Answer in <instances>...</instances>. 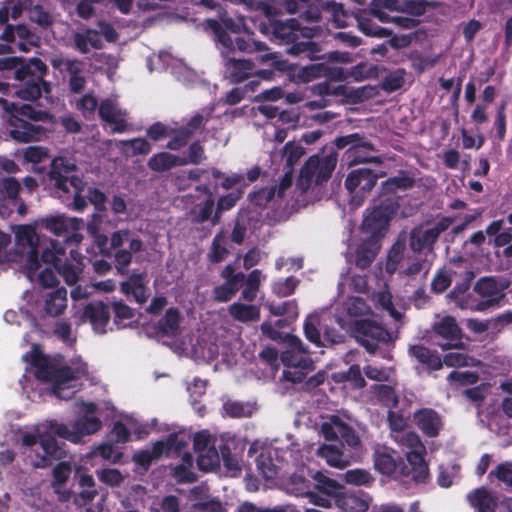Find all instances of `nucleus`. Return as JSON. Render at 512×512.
<instances>
[{"mask_svg": "<svg viewBox=\"0 0 512 512\" xmlns=\"http://www.w3.org/2000/svg\"><path fill=\"white\" fill-rule=\"evenodd\" d=\"M0 71L13 73L14 79L20 82L15 93L23 100H37L43 92H51V84L45 80L48 66L40 58L2 57Z\"/></svg>", "mask_w": 512, "mask_h": 512, "instance_id": "nucleus-1", "label": "nucleus"}, {"mask_svg": "<svg viewBox=\"0 0 512 512\" xmlns=\"http://www.w3.org/2000/svg\"><path fill=\"white\" fill-rule=\"evenodd\" d=\"M77 165L63 156L54 157L48 171V178L53 184L54 192L72 210L82 212L87 207V199L82 195L86 183L82 177L74 175Z\"/></svg>", "mask_w": 512, "mask_h": 512, "instance_id": "nucleus-2", "label": "nucleus"}, {"mask_svg": "<svg viewBox=\"0 0 512 512\" xmlns=\"http://www.w3.org/2000/svg\"><path fill=\"white\" fill-rule=\"evenodd\" d=\"M35 369L34 375L38 380L53 383V393L60 399H70L74 391H68L67 384L79 378V371L70 366H57L50 358L44 355L37 347L22 357Z\"/></svg>", "mask_w": 512, "mask_h": 512, "instance_id": "nucleus-3", "label": "nucleus"}, {"mask_svg": "<svg viewBox=\"0 0 512 512\" xmlns=\"http://www.w3.org/2000/svg\"><path fill=\"white\" fill-rule=\"evenodd\" d=\"M41 260L50 264L67 285H75L84 271L83 256L71 250L67 256L65 247L57 240H49L41 253Z\"/></svg>", "mask_w": 512, "mask_h": 512, "instance_id": "nucleus-4", "label": "nucleus"}, {"mask_svg": "<svg viewBox=\"0 0 512 512\" xmlns=\"http://www.w3.org/2000/svg\"><path fill=\"white\" fill-rule=\"evenodd\" d=\"M398 209L397 199L379 196L377 200H374L373 208L364 217L362 231L369 234L368 237H377L382 241L389 223Z\"/></svg>", "mask_w": 512, "mask_h": 512, "instance_id": "nucleus-5", "label": "nucleus"}, {"mask_svg": "<svg viewBox=\"0 0 512 512\" xmlns=\"http://www.w3.org/2000/svg\"><path fill=\"white\" fill-rule=\"evenodd\" d=\"M459 216H441L434 223L414 227L409 234V247L417 254L433 252L440 235L448 230Z\"/></svg>", "mask_w": 512, "mask_h": 512, "instance_id": "nucleus-6", "label": "nucleus"}, {"mask_svg": "<svg viewBox=\"0 0 512 512\" xmlns=\"http://www.w3.org/2000/svg\"><path fill=\"white\" fill-rule=\"evenodd\" d=\"M336 164L337 159L332 155L310 156L300 169L296 182L297 188L304 193L308 191L313 182L317 185L327 182L331 178Z\"/></svg>", "mask_w": 512, "mask_h": 512, "instance_id": "nucleus-7", "label": "nucleus"}, {"mask_svg": "<svg viewBox=\"0 0 512 512\" xmlns=\"http://www.w3.org/2000/svg\"><path fill=\"white\" fill-rule=\"evenodd\" d=\"M48 245L40 242L35 228L30 225L19 226L15 232V251L21 256H26V267L30 273H35L41 267V252Z\"/></svg>", "mask_w": 512, "mask_h": 512, "instance_id": "nucleus-8", "label": "nucleus"}, {"mask_svg": "<svg viewBox=\"0 0 512 512\" xmlns=\"http://www.w3.org/2000/svg\"><path fill=\"white\" fill-rule=\"evenodd\" d=\"M286 9L307 22H318L323 10L331 12L333 20L339 22L340 16H345L343 5L335 1L323 0H286Z\"/></svg>", "mask_w": 512, "mask_h": 512, "instance_id": "nucleus-9", "label": "nucleus"}, {"mask_svg": "<svg viewBox=\"0 0 512 512\" xmlns=\"http://www.w3.org/2000/svg\"><path fill=\"white\" fill-rule=\"evenodd\" d=\"M355 338L370 354H374L380 343H389L392 340L390 332L381 324L362 319L355 323Z\"/></svg>", "mask_w": 512, "mask_h": 512, "instance_id": "nucleus-10", "label": "nucleus"}, {"mask_svg": "<svg viewBox=\"0 0 512 512\" xmlns=\"http://www.w3.org/2000/svg\"><path fill=\"white\" fill-rule=\"evenodd\" d=\"M334 145L338 149H344L348 147L346 152L347 158L350 160V165H356L360 163L377 162L380 160L376 156H367L364 153L367 151H374V145L365 137L359 133H352L337 137L334 140Z\"/></svg>", "mask_w": 512, "mask_h": 512, "instance_id": "nucleus-11", "label": "nucleus"}, {"mask_svg": "<svg viewBox=\"0 0 512 512\" xmlns=\"http://www.w3.org/2000/svg\"><path fill=\"white\" fill-rule=\"evenodd\" d=\"M510 281L507 279L497 280L494 277H482L474 286V291L483 298L476 305L478 311H485L491 307L499 306L505 298V290L508 289Z\"/></svg>", "mask_w": 512, "mask_h": 512, "instance_id": "nucleus-12", "label": "nucleus"}, {"mask_svg": "<svg viewBox=\"0 0 512 512\" xmlns=\"http://www.w3.org/2000/svg\"><path fill=\"white\" fill-rule=\"evenodd\" d=\"M84 222L78 218H68L63 215L46 217L43 220L45 229L58 237H63L66 244H79L83 235L79 232Z\"/></svg>", "mask_w": 512, "mask_h": 512, "instance_id": "nucleus-13", "label": "nucleus"}, {"mask_svg": "<svg viewBox=\"0 0 512 512\" xmlns=\"http://www.w3.org/2000/svg\"><path fill=\"white\" fill-rule=\"evenodd\" d=\"M378 175L370 168L353 169L345 179V187L352 194L353 202L360 205L366 194L376 185Z\"/></svg>", "mask_w": 512, "mask_h": 512, "instance_id": "nucleus-14", "label": "nucleus"}, {"mask_svg": "<svg viewBox=\"0 0 512 512\" xmlns=\"http://www.w3.org/2000/svg\"><path fill=\"white\" fill-rule=\"evenodd\" d=\"M81 321L91 324L96 334L104 335L107 333V325L110 322L109 305L101 300L88 302L82 310Z\"/></svg>", "mask_w": 512, "mask_h": 512, "instance_id": "nucleus-15", "label": "nucleus"}, {"mask_svg": "<svg viewBox=\"0 0 512 512\" xmlns=\"http://www.w3.org/2000/svg\"><path fill=\"white\" fill-rule=\"evenodd\" d=\"M433 330L437 336L446 340L445 343H437L443 351L464 347L462 342V329L452 316L443 317L439 322L434 324Z\"/></svg>", "mask_w": 512, "mask_h": 512, "instance_id": "nucleus-16", "label": "nucleus"}, {"mask_svg": "<svg viewBox=\"0 0 512 512\" xmlns=\"http://www.w3.org/2000/svg\"><path fill=\"white\" fill-rule=\"evenodd\" d=\"M270 29L275 39L287 45L295 40L297 34H301L302 37H310V32L313 30L308 27L301 28L298 20L292 18L286 20H271Z\"/></svg>", "mask_w": 512, "mask_h": 512, "instance_id": "nucleus-17", "label": "nucleus"}, {"mask_svg": "<svg viewBox=\"0 0 512 512\" xmlns=\"http://www.w3.org/2000/svg\"><path fill=\"white\" fill-rule=\"evenodd\" d=\"M466 500L475 512H497L500 498L496 492L479 487L466 495Z\"/></svg>", "mask_w": 512, "mask_h": 512, "instance_id": "nucleus-18", "label": "nucleus"}, {"mask_svg": "<svg viewBox=\"0 0 512 512\" xmlns=\"http://www.w3.org/2000/svg\"><path fill=\"white\" fill-rule=\"evenodd\" d=\"M371 497L361 491H346L344 488L335 500L336 506L341 512H366L369 508Z\"/></svg>", "mask_w": 512, "mask_h": 512, "instance_id": "nucleus-19", "label": "nucleus"}, {"mask_svg": "<svg viewBox=\"0 0 512 512\" xmlns=\"http://www.w3.org/2000/svg\"><path fill=\"white\" fill-rule=\"evenodd\" d=\"M413 420L422 433L430 438L437 437L442 428L440 415L431 408H422L414 412Z\"/></svg>", "mask_w": 512, "mask_h": 512, "instance_id": "nucleus-20", "label": "nucleus"}, {"mask_svg": "<svg viewBox=\"0 0 512 512\" xmlns=\"http://www.w3.org/2000/svg\"><path fill=\"white\" fill-rule=\"evenodd\" d=\"M145 278V273L133 271L125 281L121 282L120 291L127 297L132 296L138 304H144L149 298Z\"/></svg>", "mask_w": 512, "mask_h": 512, "instance_id": "nucleus-21", "label": "nucleus"}, {"mask_svg": "<svg viewBox=\"0 0 512 512\" xmlns=\"http://www.w3.org/2000/svg\"><path fill=\"white\" fill-rule=\"evenodd\" d=\"M408 355L421 364L428 372L442 369L441 356L438 351L426 347L424 344L410 345Z\"/></svg>", "mask_w": 512, "mask_h": 512, "instance_id": "nucleus-22", "label": "nucleus"}, {"mask_svg": "<svg viewBox=\"0 0 512 512\" xmlns=\"http://www.w3.org/2000/svg\"><path fill=\"white\" fill-rule=\"evenodd\" d=\"M85 408V415L79 417L72 425L75 433H77V441L83 436L98 432L102 427L101 420L94 416L97 410L96 404L92 402L86 403Z\"/></svg>", "mask_w": 512, "mask_h": 512, "instance_id": "nucleus-23", "label": "nucleus"}, {"mask_svg": "<svg viewBox=\"0 0 512 512\" xmlns=\"http://www.w3.org/2000/svg\"><path fill=\"white\" fill-rule=\"evenodd\" d=\"M381 249V240L367 237L355 250V266L361 270L369 268Z\"/></svg>", "mask_w": 512, "mask_h": 512, "instance_id": "nucleus-24", "label": "nucleus"}, {"mask_svg": "<svg viewBox=\"0 0 512 512\" xmlns=\"http://www.w3.org/2000/svg\"><path fill=\"white\" fill-rule=\"evenodd\" d=\"M313 30L310 32V37H304V40H300L301 34H297L294 41H291L289 47L287 48V53L294 56H305L310 60H318L323 59L324 57L321 53V46L319 43L314 42L311 38L314 36V30L317 28H312Z\"/></svg>", "mask_w": 512, "mask_h": 512, "instance_id": "nucleus-25", "label": "nucleus"}, {"mask_svg": "<svg viewBox=\"0 0 512 512\" xmlns=\"http://www.w3.org/2000/svg\"><path fill=\"white\" fill-rule=\"evenodd\" d=\"M415 178L406 170H399L397 175L388 178L381 183L380 197H393L398 190L406 191L413 188Z\"/></svg>", "mask_w": 512, "mask_h": 512, "instance_id": "nucleus-26", "label": "nucleus"}, {"mask_svg": "<svg viewBox=\"0 0 512 512\" xmlns=\"http://www.w3.org/2000/svg\"><path fill=\"white\" fill-rule=\"evenodd\" d=\"M313 484L310 479L305 477L302 473H294L290 476L288 481L289 489L292 493L297 496H308L310 498L316 497L315 504L320 506H329L330 502L328 499L318 497L313 491Z\"/></svg>", "mask_w": 512, "mask_h": 512, "instance_id": "nucleus-27", "label": "nucleus"}, {"mask_svg": "<svg viewBox=\"0 0 512 512\" xmlns=\"http://www.w3.org/2000/svg\"><path fill=\"white\" fill-rule=\"evenodd\" d=\"M39 442L44 451V456L37 463V467H48L52 465L54 460H61L66 456V452L59 446L57 440L50 433H42L39 435Z\"/></svg>", "mask_w": 512, "mask_h": 512, "instance_id": "nucleus-28", "label": "nucleus"}, {"mask_svg": "<svg viewBox=\"0 0 512 512\" xmlns=\"http://www.w3.org/2000/svg\"><path fill=\"white\" fill-rule=\"evenodd\" d=\"M259 61L261 63H268L270 65V68L268 69H260L258 71H254L256 76L264 80H272L277 74L284 72H287L288 75L289 68H291V64L287 60L281 59L275 53H265L260 55Z\"/></svg>", "mask_w": 512, "mask_h": 512, "instance_id": "nucleus-29", "label": "nucleus"}, {"mask_svg": "<svg viewBox=\"0 0 512 512\" xmlns=\"http://www.w3.org/2000/svg\"><path fill=\"white\" fill-rule=\"evenodd\" d=\"M254 67L255 64L251 60L225 56V68L233 83H241L254 75Z\"/></svg>", "mask_w": 512, "mask_h": 512, "instance_id": "nucleus-30", "label": "nucleus"}, {"mask_svg": "<svg viewBox=\"0 0 512 512\" xmlns=\"http://www.w3.org/2000/svg\"><path fill=\"white\" fill-rule=\"evenodd\" d=\"M327 67L323 63H316L297 68L291 64L288 76L296 83H309L315 79L325 76Z\"/></svg>", "mask_w": 512, "mask_h": 512, "instance_id": "nucleus-31", "label": "nucleus"}, {"mask_svg": "<svg viewBox=\"0 0 512 512\" xmlns=\"http://www.w3.org/2000/svg\"><path fill=\"white\" fill-rule=\"evenodd\" d=\"M142 249V240L133 238L129 241V249H118L114 253L115 268L120 275L128 274V267L132 262L133 254L140 252Z\"/></svg>", "mask_w": 512, "mask_h": 512, "instance_id": "nucleus-32", "label": "nucleus"}, {"mask_svg": "<svg viewBox=\"0 0 512 512\" xmlns=\"http://www.w3.org/2000/svg\"><path fill=\"white\" fill-rule=\"evenodd\" d=\"M356 20L359 30L366 36L386 38L392 34L390 29L379 26L369 11L359 13Z\"/></svg>", "mask_w": 512, "mask_h": 512, "instance_id": "nucleus-33", "label": "nucleus"}, {"mask_svg": "<svg viewBox=\"0 0 512 512\" xmlns=\"http://www.w3.org/2000/svg\"><path fill=\"white\" fill-rule=\"evenodd\" d=\"M410 465V471L407 473L416 483H425L429 478L428 464L421 451L411 450L406 454Z\"/></svg>", "mask_w": 512, "mask_h": 512, "instance_id": "nucleus-34", "label": "nucleus"}, {"mask_svg": "<svg viewBox=\"0 0 512 512\" xmlns=\"http://www.w3.org/2000/svg\"><path fill=\"white\" fill-rule=\"evenodd\" d=\"M181 314L178 308H168L157 322V331L163 336L175 337L180 333Z\"/></svg>", "mask_w": 512, "mask_h": 512, "instance_id": "nucleus-35", "label": "nucleus"}, {"mask_svg": "<svg viewBox=\"0 0 512 512\" xmlns=\"http://www.w3.org/2000/svg\"><path fill=\"white\" fill-rule=\"evenodd\" d=\"M12 129L10 130V137L19 143H29L37 139L39 128L29 121L12 120L10 119Z\"/></svg>", "mask_w": 512, "mask_h": 512, "instance_id": "nucleus-36", "label": "nucleus"}, {"mask_svg": "<svg viewBox=\"0 0 512 512\" xmlns=\"http://www.w3.org/2000/svg\"><path fill=\"white\" fill-rule=\"evenodd\" d=\"M309 477L314 481L313 489L333 498L334 501L344 489V486L340 485L336 480L327 477L320 471H316L314 473L309 471Z\"/></svg>", "mask_w": 512, "mask_h": 512, "instance_id": "nucleus-37", "label": "nucleus"}, {"mask_svg": "<svg viewBox=\"0 0 512 512\" xmlns=\"http://www.w3.org/2000/svg\"><path fill=\"white\" fill-rule=\"evenodd\" d=\"M147 165L150 170L163 173L177 166H185V161L181 160V156L169 152H159L150 157Z\"/></svg>", "mask_w": 512, "mask_h": 512, "instance_id": "nucleus-38", "label": "nucleus"}, {"mask_svg": "<svg viewBox=\"0 0 512 512\" xmlns=\"http://www.w3.org/2000/svg\"><path fill=\"white\" fill-rule=\"evenodd\" d=\"M67 308V290L64 287L57 288L45 296L44 310L47 315L57 317Z\"/></svg>", "mask_w": 512, "mask_h": 512, "instance_id": "nucleus-39", "label": "nucleus"}, {"mask_svg": "<svg viewBox=\"0 0 512 512\" xmlns=\"http://www.w3.org/2000/svg\"><path fill=\"white\" fill-rule=\"evenodd\" d=\"M343 443L339 445L323 444L317 449V456L326 460L327 464L335 468H344L348 465V460L343 453Z\"/></svg>", "mask_w": 512, "mask_h": 512, "instance_id": "nucleus-40", "label": "nucleus"}, {"mask_svg": "<svg viewBox=\"0 0 512 512\" xmlns=\"http://www.w3.org/2000/svg\"><path fill=\"white\" fill-rule=\"evenodd\" d=\"M7 111L10 113V119L12 120L40 121L46 115L44 111L37 110L31 104L11 103L7 107Z\"/></svg>", "mask_w": 512, "mask_h": 512, "instance_id": "nucleus-41", "label": "nucleus"}, {"mask_svg": "<svg viewBox=\"0 0 512 512\" xmlns=\"http://www.w3.org/2000/svg\"><path fill=\"white\" fill-rule=\"evenodd\" d=\"M228 312L234 320L243 323L257 321L260 318V309L252 304L235 302L229 306Z\"/></svg>", "mask_w": 512, "mask_h": 512, "instance_id": "nucleus-42", "label": "nucleus"}, {"mask_svg": "<svg viewBox=\"0 0 512 512\" xmlns=\"http://www.w3.org/2000/svg\"><path fill=\"white\" fill-rule=\"evenodd\" d=\"M281 361L285 367L290 369L314 370L313 360L306 354L294 353L293 351H284L281 354Z\"/></svg>", "mask_w": 512, "mask_h": 512, "instance_id": "nucleus-43", "label": "nucleus"}, {"mask_svg": "<svg viewBox=\"0 0 512 512\" xmlns=\"http://www.w3.org/2000/svg\"><path fill=\"white\" fill-rule=\"evenodd\" d=\"M243 190L241 188H237L235 191H232L226 195L221 196L216 204V211L212 218L213 224H217L220 220V214L225 211L231 210L237 202L242 198Z\"/></svg>", "mask_w": 512, "mask_h": 512, "instance_id": "nucleus-44", "label": "nucleus"}, {"mask_svg": "<svg viewBox=\"0 0 512 512\" xmlns=\"http://www.w3.org/2000/svg\"><path fill=\"white\" fill-rule=\"evenodd\" d=\"M205 27L213 32L218 43H220L227 52L234 51V42L228 32L222 27L220 22L215 19H207L204 22Z\"/></svg>", "mask_w": 512, "mask_h": 512, "instance_id": "nucleus-45", "label": "nucleus"}, {"mask_svg": "<svg viewBox=\"0 0 512 512\" xmlns=\"http://www.w3.org/2000/svg\"><path fill=\"white\" fill-rule=\"evenodd\" d=\"M228 254L229 251L226 248V238L223 232L220 231L212 240L210 251L207 255L208 260L213 264H218L222 262Z\"/></svg>", "mask_w": 512, "mask_h": 512, "instance_id": "nucleus-46", "label": "nucleus"}, {"mask_svg": "<svg viewBox=\"0 0 512 512\" xmlns=\"http://www.w3.org/2000/svg\"><path fill=\"white\" fill-rule=\"evenodd\" d=\"M197 464L200 470L209 472L220 466V454L215 446L198 453Z\"/></svg>", "mask_w": 512, "mask_h": 512, "instance_id": "nucleus-47", "label": "nucleus"}, {"mask_svg": "<svg viewBox=\"0 0 512 512\" xmlns=\"http://www.w3.org/2000/svg\"><path fill=\"white\" fill-rule=\"evenodd\" d=\"M304 154L305 150L301 145L294 142H287L282 150V156L285 160L284 169L294 171V166L299 162Z\"/></svg>", "mask_w": 512, "mask_h": 512, "instance_id": "nucleus-48", "label": "nucleus"}, {"mask_svg": "<svg viewBox=\"0 0 512 512\" xmlns=\"http://www.w3.org/2000/svg\"><path fill=\"white\" fill-rule=\"evenodd\" d=\"M335 425L338 427L339 437L349 447L356 449L360 446L361 441L355 430L340 417H335Z\"/></svg>", "mask_w": 512, "mask_h": 512, "instance_id": "nucleus-49", "label": "nucleus"}, {"mask_svg": "<svg viewBox=\"0 0 512 512\" xmlns=\"http://www.w3.org/2000/svg\"><path fill=\"white\" fill-rule=\"evenodd\" d=\"M262 272L259 269H254L248 275L245 287L242 290L241 296L244 300L252 302L257 296L260 287Z\"/></svg>", "mask_w": 512, "mask_h": 512, "instance_id": "nucleus-50", "label": "nucleus"}, {"mask_svg": "<svg viewBox=\"0 0 512 512\" xmlns=\"http://www.w3.org/2000/svg\"><path fill=\"white\" fill-rule=\"evenodd\" d=\"M182 126L180 128H171L169 133V141L166 144V148L171 151H179L184 148L192 138Z\"/></svg>", "mask_w": 512, "mask_h": 512, "instance_id": "nucleus-51", "label": "nucleus"}, {"mask_svg": "<svg viewBox=\"0 0 512 512\" xmlns=\"http://www.w3.org/2000/svg\"><path fill=\"white\" fill-rule=\"evenodd\" d=\"M223 410L231 418L250 417L253 413V408L249 403L234 400L224 402Z\"/></svg>", "mask_w": 512, "mask_h": 512, "instance_id": "nucleus-52", "label": "nucleus"}, {"mask_svg": "<svg viewBox=\"0 0 512 512\" xmlns=\"http://www.w3.org/2000/svg\"><path fill=\"white\" fill-rule=\"evenodd\" d=\"M269 312L274 316H286L290 320L297 319L298 303L295 299L284 301L280 304H270L268 306Z\"/></svg>", "mask_w": 512, "mask_h": 512, "instance_id": "nucleus-53", "label": "nucleus"}, {"mask_svg": "<svg viewBox=\"0 0 512 512\" xmlns=\"http://www.w3.org/2000/svg\"><path fill=\"white\" fill-rule=\"evenodd\" d=\"M405 70L397 69L389 72L381 81L380 87L387 93L401 89L405 83Z\"/></svg>", "mask_w": 512, "mask_h": 512, "instance_id": "nucleus-54", "label": "nucleus"}, {"mask_svg": "<svg viewBox=\"0 0 512 512\" xmlns=\"http://www.w3.org/2000/svg\"><path fill=\"white\" fill-rule=\"evenodd\" d=\"M275 195L276 186L262 187L251 192L248 195V199L253 206L263 209L274 199Z\"/></svg>", "mask_w": 512, "mask_h": 512, "instance_id": "nucleus-55", "label": "nucleus"}, {"mask_svg": "<svg viewBox=\"0 0 512 512\" xmlns=\"http://www.w3.org/2000/svg\"><path fill=\"white\" fill-rule=\"evenodd\" d=\"M453 274L452 270L445 267L439 269L431 281V291L435 294H441L446 291L452 283Z\"/></svg>", "mask_w": 512, "mask_h": 512, "instance_id": "nucleus-56", "label": "nucleus"}, {"mask_svg": "<svg viewBox=\"0 0 512 512\" xmlns=\"http://www.w3.org/2000/svg\"><path fill=\"white\" fill-rule=\"evenodd\" d=\"M344 480L348 484L356 486H371L374 482L372 475L365 469H351L344 474Z\"/></svg>", "mask_w": 512, "mask_h": 512, "instance_id": "nucleus-57", "label": "nucleus"}, {"mask_svg": "<svg viewBox=\"0 0 512 512\" xmlns=\"http://www.w3.org/2000/svg\"><path fill=\"white\" fill-rule=\"evenodd\" d=\"M20 183L12 177L0 180V203L6 199L16 200L20 192Z\"/></svg>", "mask_w": 512, "mask_h": 512, "instance_id": "nucleus-58", "label": "nucleus"}, {"mask_svg": "<svg viewBox=\"0 0 512 512\" xmlns=\"http://www.w3.org/2000/svg\"><path fill=\"white\" fill-rule=\"evenodd\" d=\"M42 2L43 1H37L29 9L30 19L40 27L46 29L52 25L53 19L51 14L48 11H46L41 5Z\"/></svg>", "mask_w": 512, "mask_h": 512, "instance_id": "nucleus-59", "label": "nucleus"}, {"mask_svg": "<svg viewBox=\"0 0 512 512\" xmlns=\"http://www.w3.org/2000/svg\"><path fill=\"white\" fill-rule=\"evenodd\" d=\"M206 154H205V148L204 145L199 141H193L188 146V153L187 156L181 157L182 161H185V165L193 164V165H199L203 161L206 160Z\"/></svg>", "mask_w": 512, "mask_h": 512, "instance_id": "nucleus-60", "label": "nucleus"}, {"mask_svg": "<svg viewBox=\"0 0 512 512\" xmlns=\"http://www.w3.org/2000/svg\"><path fill=\"white\" fill-rule=\"evenodd\" d=\"M492 477H495L506 486L512 487V462L505 461L499 463L495 469L491 470L488 474L489 479H492Z\"/></svg>", "mask_w": 512, "mask_h": 512, "instance_id": "nucleus-61", "label": "nucleus"}, {"mask_svg": "<svg viewBox=\"0 0 512 512\" xmlns=\"http://www.w3.org/2000/svg\"><path fill=\"white\" fill-rule=\"evenodd\" d=\"M375 468L384 475H391L396 471L395 459L388 453H377L374 459Z\"/></svg>", "mask_w": 512, "mask_h": 512, "instance_id": "nucleus-62", "label": "nucleus"}, {"mask_svg": "<svg viewBox=\"0 0 512 512\" xmlns=\"http://www.w3.org/2000/svg\"><path fill=\"white\" fill-rule=\"evenodd\" d=\"M393 0H373L369 12L372 16L382 23L392 22L393 17L383 11L381 8H391Z\"/></svg>", "mask_w": 512, "mask_h": 512, "instance_id": "nucleus-63", "label": "nucleus"}, {"mask_svg": "<svg viewBox=\"0 0 512 512\" xmlns=\"http://www.w3.org/2000/svg\"><path fill=\"white\" fill-rule=\"evenodd\" d=\"M405 250V244L397 241L393 244L388 252L386 269L388 272L393 273L397 269V265L400 263Z\"/></svg>", "mask_w": 512, "mask_h": 512, "instance_id": "nucleus-64", "label": "nucleus"}]
</instances>
